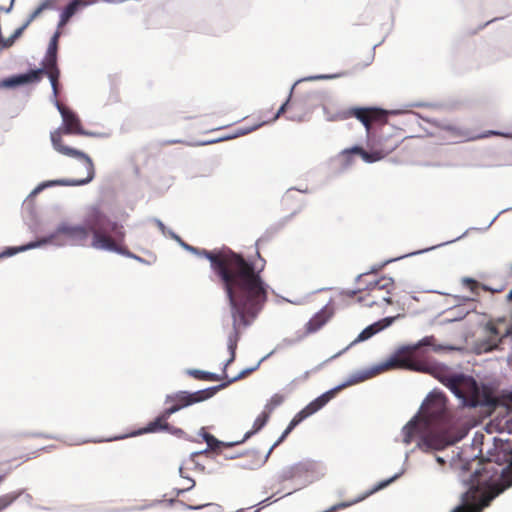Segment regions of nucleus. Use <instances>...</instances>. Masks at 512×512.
I'll use <instances>...</instances> for the list:
<instances>
[{
  "instance_id": "nucleus-1",
  "label": "nucleus",
  "mask_w": 512,
  "mask_h": 512,
  "mask_svg": "<svg viewBox=\"0 0 512 512\" xmlns=\"http://www.w3.org/2000/svg\"><path fill=\"white\" fill-rule=\"evenodd\" d=\"M195 255L210 261L229 301L232 331L227 340L230 352L227 366L235 359L242 329L252 324L268 299V286L261 277L264 264L257 269L255 264L231 249L208 251L197 248Z\"/></svg>"
},
{
  "instance_id": "nucleus-2",
  "label": "nucleus",
  "mask_w": 512,
  "mask_h": 512,
  "mask_svg": "<svg viewBox=\"0 0 512 512\" xmlns=\"http://www.w3.org/2000/svg\"><path fill=\"white\" fill-rule=\"evenodd\" d=\"M90 234L93 236L91 242L92 247L122 254L125 253V230L123 225L110 220L98 206H92L87 210L84 225L63 223L57 227L54 233L47 237L20 247L7 248L0 253V259L45 244H62L63 242H69L73 245L84 246L87 244Z\"/></svg>"
},
{
  "instance_id": "nucleus-3",
  "label": "nucleus",
  "mask_w": 512,
  "mask_h": 512,
  "mask_svg": "<svg viewBox=\"0 0 512 512\" xmlns=\"http://www.w3.org/2000/svg\"><path fill=\"white\" fill-rule=\"evenodd\" d=\"M428 347L435 352L442 350V346L436 344L434 336H426L415 345L399 349L392 357L382 363L381 368L382 370L401 368L429 372L449 388L457 373H453L444 365L427 363L425 353Z\"/></svg>"
},
{
  "instance_id": "nucleus-4",
  "label": "nucleus",
  "mask_w": 512,
  "mask_h": 512,
  "mask_svg": "<svg viewBox=\"0 0 512 512\" xmlns=\"http://www.w3.org/2000/svg\"><path fill=\"white\" fill-rule=\"evenodd\" d=\"M57 108L63 118V127L51 132V142L59 153L75 158L84 165L86 175L77 179H60L49 181L45 186H81L91 182L95 176V168L92 159L84 152L71 148L63 143V134L84 135L81 121L78 116L63 104L57 102Z\"/></svg>"
},
{
  "instance_id": "nucleus-5",
  "label": "nucleus",
  "mask_w": 512,
  "mask_h": 512,
  "mask_svg": "<svg viewBox=\"0 0 512 512\" xmlns=\"http://www.w3.org/2000/svg\"><path fill=\"white\" fill-rule=\"evenodd\" d=\"M447 399L443 393L432 392L426 398L421 409L424 426H430L434 431L423 437L427 448L442 450L453 445L456 439L450 434L451 414L447 408Z\"/></svg>"
},
{
  "instance_id": "nucleus-6",
  "label": "nucleus",
  "mask_w": 512,
  "mask_h": 512,
  "mask_svg": "<svg viewBox=\"0 0 512 512\" xmlns=\"http://www.w3.org/2000/svg\"><path fill=\"white\" fill-rule=\"evenodd\" d=\"M60 32L56 31L52 36L45 57L42 61V67L36 70H30L25 74L14 75L3 80L2 85L5 87H16L30 83H39L44 75H47L53 89L55 97L59 93V77L60 70L57 66L58 40Z\"/></svg>"
},
{
  "instance_id": "nucleus-7",
  "label": "nucleus",
  "mask_w": 512,
  "mask_h": 512,
  "mask_svg": "<svg viewBox=\"0 0 512 512\" xmlns=\"http://www.w3.org/2000/svg\"><path fill=\"white\" fill-rule=\"evenodd\" d=\"M369 277H375L372 274H364L359 277V283L366 284L364 289L358 292L353 291V295L359 294L357 301L365 307H386L392 304V295L396 289L395 282L391 277L382 276L377 279L367 280Z\"/></svg>"
},
{
  "instance_id": "nucleus-8",
  "label": "nucleus",
  "mask_w": 512,
  "mask_h": 512,
  "mask_svg": "<svg viewBox=\"0 0 512 512\" xmlns=\"http://www.w3.org/2000/svg\"><path fill=\"white\" fill-rule=\"evenodd\" d=\"M249 371H243L238 376L234 377L233 379L229 380L227 383H222L218 386L209 387L203 390H199L193 393H190L188 391H179L177 393L167 395L165 398L166 404H171V406L166 408V411L172 416L174 413L178 412L179 410L188 407L190 405L205 401L207 399L212 398L219 390L227 387L230 383L243 378L246 376Z\"/></svg>"
},
{
  "instance_id": "nucleus-9",
  "label": "nucleus",
  "mask_w": 512,
  "mask_h": 512,
  "mask_svg": "<svg viewBox=\"0 0 512 512\" xmlns=\"http://www.w3.org/2000/svg\"><path fill=\"white\" fill-rule=\"evenodd\" d=\"M449 389L465 406L477 407L487 402V395L481 393L472 376L456 374Z\"/></svg>"
},
{
  "instance_id": "nucleus-10",
  "label": "nucleus",
  "mask_w": 512,
  "mask_h": 512,
  "mask_svg": "<svg viewBox=\"0 0 512 512\" xmlns=\"http://www.w3.org/2000/svg\"><path fill=\"white\" fill-rule=\"evenodd\" d=\"M346 385H341L336 388H333L313 401H311L309 404H307L302 410H300L290 421L287 428L284 430L280 438L273 444V446L270 448L268 455L271 454L272 450L278 446L280 443L284 441V439L293 431V429L298 426L302 421L307 419L308 417L312 416L313 414L317 413L319 410H321L330 400H332L336 394L341 391Z\"/></svg>"
},
{
  "instance_id": "nucleus-11",
  "label": "nucleus",
  "mask_w": 512,
  "mask_h": 512,
  "mask_svg": "<svg viewBox=\"0 0 512 512\" xmlns=\"http://www.w3.org/2000/svg\"><path fill=\"white\" fill-rule=\"evenodd\" d=\"M388 114V111L377 107H352L347 111H343L340 118L348 119L355 117L364 125L366 131L369 133L373 124H387Z\"/></svg>"
},
{
  "instance_id": "nucleus-12",
  "label": "nucleus",
  "mask_w": 512,
  "mask_h": 512,
  "mask_svg": "<svg viewBox=\"0 0 512 512\" xmlns=\"http://www.w3.org/2000/svg\"><path fill=\"white\" fill-rule=\"evenodd\" d=\"M494 498L491 493H479L477 488H471L463 495V503L452 512H482Z\"/></svg>"
},
{
  "instance_id": "nucleus-13",
  "label": "nucleus",
  "mask_w": 512,
  "mask_h": 512,
  "mask_svg": "<svg viewBox=\"0 0 512 512\" xmlns=\"http://www.w3.org/2000/svg\"><path fill=\"white\" fill-rule=\"evenodd\" d=\"M434 431L430 426H424L423 425V419L420 418H414L411 421H409L402 429L403 434V441L406 444H410L415 437L420 436L421 437V445L427 447L424 444L423 437L428 434L429 432Z\"/></svg>"
},
{
  "instance_id": "nucleus-14",
  "label": "nucleus",
  "mask_w": 512,
  "mask_h": 512,
  "mask_svg": "<svg viewBox=\"0 0 512 512\" xmlns=\"http://www.w3.org/2000/svg\"><path fill=\"white\" fill-rule=\"evenodd\" d=\"M170 417L171 415L164 409L158 417L141 429L140 433H157L160 431H166L172 434L183 433L181 429L174 428L168 423Z\"/></svg>"
},
{
  "instance_id": "nucleus-15",
  "label": "nucleus",
  "mask_w": 512,
  "mask_h": 512,
  "mask_svg": "<svg viewBox=\"0 0 512 512\" xmlns=\"http://www.w3.org/2000/svg\"><path fill=\"white\" fill-rule=\"evenodd\" d=\"M333 311L331 308L325 306L317 312L305 325V331L308 334L315 333L321 329L328 320L332 317Z\"/></svg>"
},
{
  "instance_id": "nucleus-16",
  "label": "nucleus",
  "mask_w": 512,
  "mask_h": 512,
  "mask_svg": "<svg viewBox=\"0 0 512 512\" xmlns=\"http://www.w3.org/2000/svg\"><path fill=\"white\" fill-rule=\"evenodd\" d=\"M54 7V0H45L42 2L28 17L26 22L19 28H17L12 34L13 38L18 39L25 29L44 11L52 9Z\"/></svg>"
},
{
  "instance_id": "nucleus-17",
  "label": "nucleus",
  "mask_w": 512,
  "mask_h": 512,
  "mask_svg": "<svg viewBox=\"0 0 512 512\" xmlns=\"http://www.w3.org/2000/svg\"><path fill=\"white\" fill-rule=\"evenodd\" d=\"M350 154L359 155L365 162L373 163L384 158L385 154L382 151L367 152L362 147L354 146L350 149L343 151V155L348 156Z\"/></svg>"
},
{
  "instance_id": "nucleus-18",
  "label": "nucleus",
  "mask_w": 512,
  "mask_h": 512,
  "mask_svg": "<svg viewBox=\"0 0 512 512\" xmlns=\"http://www.w3.org/2000/svg\"><path fill=\"white\" fill-rule=\"evenodd\" d=\"M289 102H290V99H287L281 106L280 108L278 109V111L271 117L269 118L268 120H263L261 123L257 124V125H254L253 127L249 128V129H246V130H243V131H240L238 133V135H244V134H247L251 131H254L256 130L257 128L261 127L262 125L266 124V123H269V122H273L275 121L276 119H278L280 117V115H282L283 113L286 112L288 106H289Z\"/></svg>"
},
{
  "instance_id": "nucleus-19",
  "label": "nucleus",
  "mask_w": 512,
  "mask_h": 512,
  "mask_svg": "<svg viewBox=\"0 0 512 512\" xmlns=\"http://www.w3.org/2000/svg\"><path fill=\"white\" fill-rule=\"evenodd\" d=\"M80 6L82 5L77 0L70 2L61 13L59 27L66 25L69 19L76 13Z\"/></svg>"
},
{
  "instance_id": "nucleus-20",
  "label": "nucleus",
  "mask_w": 512,
  "mask_h": 512,
  "mask_svg": "<svg viewBox=\"0 0 512 512\" xmlns=\"http://www.w3.org/2000/svg\"><path fill=\"white\" fill-rule=\"evenodd\" d=\"M270 414H268L267 412H265L264 410L258 415V417L255 419L254 423H253V427H252V430L251 431H248L246 434H245V439H248L250 436H252L253 434L257 433L258 431H260L266 424L267 422L269 421L270 419Z\"/></svg>"
},
{
  "instance_id": "nucleus-21",
  "label": "nucleus",
  "mask_w": 512,
  "mask_h": 512,
  "mask_svg": "<svg viewBox=\"0 0 512 512\" xmlns=\"http://www.w3.org/2000/svg\"><path fill=\"white\" fill-rule=\"evenodd\" d=\"M384 328L383 325H381L380 322L374 323L368 327H366L357 337L355 340L356 342L365 341L369 338H371L373 335L378 333Z\"/></svg>"
},
{
  "instance_id": "nucleus-22",
  "label": "nucleus",
  "mask_w": 512,
  "mask_h": 512,
  "mask_svg": "<svg viewBox=\"0 0 512 512\" xmlns=\"http://www.w3.org/2000/svg\"><path fill=\"white\" fill-rule=\"evenodd\" d=\"M285 401V396L279 393L274 394L265 404L264 411L268 414H272V412L280 406Z\"/></svg>"
},
{
  "instance_id": "nucleus-23",
  "label": "nucleus",
  "mask_w": 512,
  "mask_h": 512,
  "mask_svg": "<svg viewBox=\"0 0 512 512\" xmlns=\"http://www.w3.org/2000/svg\"><path fill=\"white\" fill-rule=\"evenodd\" d=\"M188 374L197 380L205 381H218L220 377L214 373L206 372L202 370L192 369L188 371Z\"/></svg>"
},
{
  "instance_id": "nucleus-24",
  "label": "nucleus",
  "mask_w": 512,
  "mask_h": 512,
  "mask_svg": "<svg viewBox=\"0 0 512 512\" xmlns=\"http://www.w3.org/2000/svg\"><path fill=\"white\" fill-rule=\"evenodd\" d=\"M21 495V492H11L0 496V512L10 506Z\"/></svg>"
},
{
  "instance_id": "nucleus-25",
  "label": "nucleus",
  "mask_w": 512,
  "mask_h": 512,
  "mask_svg": "<svg viewBox=\"0 0 512 512\" xmlns=\"http://www.w3.org/2000/svg\"><path fill=\"white\" fill-rule=\"evenodd\" d=\"M202 431H203L202 436H203L205 442L207 443L208 447L211 450L217 449L220 446V441L217 440L212 434L206 432L204 430V428H202Z\"/></svg>"
},
{
  "instance_id": "nucleus-26",
  "label": "nucleus",
  "mask_w": 512,
  "mask_h": 512,
  "mask_svg": "<svg viewBox=\"0 0 512 512\" xmlns=\"http://www.w3.org/2000/svg\"><path fill=\"white\" fill-rule=\"evenodd\" d=\"M35 452L31 453V454H23V455H18V456H11L9 457L7 460H6V463H12V462H16V461H19L18 465L22 464V463H25L27 462L28 460L32 459L35 457Z\"/></svg>"
},
{
  "instance_id": "nucleus-27",
  "label": "nucleus",
  "mask_w": 512,
  "mask_h": 512,
  "mask_svg": "<svg viewBox=\"0 0 512 512\" xmlns=\"http://www.w3.org/2000/svg\"><path fill=\"white\" fill-rule=\"evenodd\" d=\"M405 138L404 136V132L402 129H398L397 131V135H396V139L394 140V142L389 146V149L390 150H394L398 144Z\"/></svg>"
},
{
  "instance_id": "nucleus-28",
  "label": "nucleus",
  "mask_w": 512,
  "mask_h": 512,
  "mask_svg": "<svg viewBox=\"0 0 512 512\" xmlns=\"http://www.w3.org/2000/svg\"><path fill=\"white\" fill-rule=\"evenodd\" d=\"M463 283H464L465 286H467L474 293L478 289V283H477V281H475L473 279L465 278L463 280Z\"/></svg>"
},
{
  "instance_id": "nucleus-29",
  "label": "nucleus",
  "mask_w": 512,
  "mask_h": 512,
  "mask_svg": "<svg viewBox=\"0 0 512 512\" xmlns=\"http://www.w3.org/2000/svg\"><path fill=\"white\" fill-rule=\"evenodd\" d=\"M15 41H16V39L13 38L12 35L10 37H8V38H5V39L1 37L0 38V46L2 48H9V47H11L14 44Z\"/></svg>"
},
{
  "instance_id": "nucleus-30",
  "label": "nucleus",
  "mask_w": 512,
  "mask_h": 512,
  "mask_svg": "<svg viewBox=\"0 0 512 512\" xmlns=\"http://www.w3.org/2000/svg\"><path fill=\"white\" fill-rule=\"evenodd\" d=\"M492 135L508 137L507 134H503V133L497 132V131H488L485 134H483L481 137H488V136H492Z\"/></svg>"
},
{
  "instance_id": "nucleus-31",
  "label": "nucleus",
  "mask_w": 512,
  "mask_h": 512,
  "mask_svg": "<svg viewBox=\"0 0 512 512\" xmlns=\"http://www.w3.org/2000/svg\"><path fill=\"white\" fill-rule=\"evenodd\" d=\"M183 247H184L187 251H189V252H191V253H193V254H196L197 247H194V246H191V245H188V244H183Z\"/></svg>"
},
{
  "instance_id": "nucleus-32",
  "label": "nucleus",
  "mask_w": 512,
  "mask_h": 512,
  "mask_svg": "<svg viewBox=\"0 0 512 512\" xmlns=\"http://www.w3.org/2000/svg\"><path fill=\"white\" fill-rule=\"evenodd\" d=\"M183 247H184L187 251H189V252H191V253H193V254H196L197 247H194V246H191V245H188V244H183Z\"/></svg>"
},
{
  "instance_id": "nucleus-33",
  "label": "nucleus",
  "mask_w": 512,
  "mask_h": 512,
  "mask_svg": "<svg viewBox=\"0 0 512 512\" xmlns=\"http://www.w3.org/2000/svg\"><path fill=\"white\" fill-rule=\"evenodd\" d=\"M507 406H508V408H509V409L511 410V412H512V395H511V396H509V398H508Z\"/></svg>"
},
{
  "instance_id": "nucleus-34",
  "label": "nucleus",
  "mask_w": 512,
  "mask_h": 512,
  "mask_svg": "<svg viewBox=\"0 0 512 512\" xmlns=\"http://www.w3.org/2000/svg\"><path fill=\"white\" fill-rule=\"evenodd\" d=\"M392 481H393V479H390V480H388V481H386V482H384V483H381V484L379 485L378 489H379V488H383V487H385L386 485H388V484H389L390 482H392Z\"/></svg>"
},
{
  "instance_id": "nucleus-35",
  "label": "nucleus",
  "mask_w": 512,
  "mask_h": 512,
  "mask_svg": "<svg viewBox=\"0 0 512 512\" xmlns=\"http://www.w3.org/2000/svg\"><path fill=\"white\" fill-rule=\"evenodd\" d=\"M507 298L509 301H512V290L508 293Z\"/></svg>"
},
{
  "instance_id": "nucleus-36",
  "label": "nucleus",
  "mask_w": 512,
  "mask_h": 512,
  "mask_svg": "<svg viewBox=\"0 0 512 512\" xmlns=\"http://www.w3.org/2000/svg\"><path fill=\"white\" fill-rule=\"evenodd\" d=\"M4 476H0V483L3 481Z\"/></svg>"
},
{
  "instance_id": "nucleus-37",
  "label": "nucleus",
  "mask_w": 512,
  "mask_h": 512,
  "mask_svg": "<svg viewBox=\"0 0 512 512\" xmlns=\"http://www.w3.org/2000/svg\"><path fill=\"white\" fill-rule=\"evenodd\" d=\"M237 512H243V511H237Z\"/></svg>"
}]
</instances>
